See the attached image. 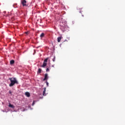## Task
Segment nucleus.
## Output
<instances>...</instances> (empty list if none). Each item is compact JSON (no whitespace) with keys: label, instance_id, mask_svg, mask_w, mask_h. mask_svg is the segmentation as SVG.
I'll return each mask as SVG.
<instances>
[{"label":"nucleus","instance_id":"f8f14e48","mask_svg":"<svg viewBox=\"0 0 125 125\" xmlns=\"http://www.w3.org/2000/svg\"><path fill=\"white\" fill-rule=\"evenodd\" d=\"M41 73H42V69L39 68V69H38V74H41Z\"/></svg>","mask_w":125,"mask_h":125},{"label":"nucleus","instance_id":"1a4fd4ad","mask_svg":"<svg viewBox=\"0 0 125 125\" xmlns=\"http://www.w3.org/2000/svg\"><path fill=\"white\" fill-rule=\"evenodd\" d=\"M9 107H10V108H14V105L11 104H9Z\"/></svg>","mask_w":125,"mask_h":125},{"label":"nucleus","instance_id":"6e6552de","mask_svg":"<svg viewBox=\"0 0 125 125\" xmlns=\"http://www.w3.org/2000/svg\"><path fill=\"white\" fill-rule=\"evenodd\" d=\"M45 89H46V88H44V90L43 91V96H45V95H46V94H45V91H46Z\"/></svg>","mask_w":125,"mask_h":125},{"label":"nucleus","instance_id":"dca6fc26","mask_svg":"<svg viewBox=\"0 0 125 125\" xmlns=\"http://www.w3.org/2000/svg\"><path fill=\"white\" fill-rule=\"evenodd\" d=\"M46 85H47V86H48V82H46Z\"/></svg>","mask_w":125,"mask_h":125},{"label":"nucleus","instance_id":"ddd939ff","mask_svg":"<svg viewBox=\"0 0 125 125\" xmlns=\"http://www.w3.org/2000/svg\"><path fill=\"white\" fill-rule=\"evenodd\" d=\"M46 72H49V68H46Z\"/></svg>","mask_w":125,"mask_h":125},{"label":"nucleus","instance_id":"423d86ee","mask_svg":"<svg viewBox=\"0 0 125 125\" xmlns=\"http://www.w3.org/2000/svg\"><path fill=\"white\" fill-rule=\"evenodd\" d=\"M61 40H62V37H59L58 38V42H60L61 41Z\"/></svg>","mask_w":125,"mask_h":125},{"label":"nucleus","instance_id":"0eeeda50","mask_svg":"<svg viewBox=\"0 0 125 125\" xmlns=\"http://www.w3.org/2000/svg\"><path fill=\"white\" fill-rule=\"evenodd\" d=\"M14 62H15V61L13 60L10 61V64L13 65V64H14Z\"/></svg>","mask_w":125,"mask_h":125},{"label":"nucleus","instance_id":"9b49d317","mask_svg":"<svg viewBox=\"0 0 125 125\" xmlns=\"http://www.w3.org/2000/svg\"><path fill=\"white\" fill-rule=\"evenodd\" d=\"M65 26H61V30H62V31H65Z\"/></svg>","mask_w":125,"mask_h":125},{"label":"nucleus","instance_id":"9d476101","mask_svg":"<svg viewBox=\"0 0 125 125\" xmlns=\"http://www.w3.org/2000/svg\"><path fill=\"white\" fill-rule=\"evenodd\" d=\"M43 37H44V33H42L40 35V38H41V39H42V38H43Z\"/></svg>","mask_w":125,"mask_h":125},{"label":"nucleus","instance_id":"2eb2a0df","mask_svg":"<svg viewBox=\"0 0 125 125\" xmlns=\"http://www.w3.org/2000/svg\"><path fill=\"white\" fill-rule=\"evenodd\" d=\"M9 94H12V92H11V91H9Z\"/></svg>","mask_w":125,"mask_h":125},{"label":"nucleus","instance_id":"f257e3e1","mask_svg":"<svg viewBox=\"0 0 125 125\" xmlns=\"http://www.w3.org/2000/svg\"><path fill=\"white\" fill-rule=\"evenodd\" d=\"M9 80L10 81L11 83L9 84V86H13L15 83L18 84V81L15 78H9Z\"/></svg>","mask_w":125,"mask_h":125},{"label":"nucleus","instance_id":"a211bd4d","mask_svg":"<svg viewBox=\"0 0 125 125\" xmlns=\"http://www.w3.org/2000/svg\"><path fill=\"white\" fill-rule=\"evenodd\" d=\"M80 13H82V11H80Z\"/></svg>","mask_w":125,"mask_h":125},{"label":"nucleus","instance_id":"20e7f679","mask_svg":"<svg viewBox=\"0 0 125 125\" xmlns=\"http://www.w3.org/2000/svg\"><path fill=\"white\" fill-rule=\"evenodd\" d=\"M48 79V76L47 73L45 74L44 78L43 79V81H46Z\"/></svg>","mask_w":125,"mask_h":125},{"label":"nucleus","instance_id":"4468645a","mask_svg":"<svg viewBox=\"0 0 125 125\" xmlns=\"http://www.w3.org/2000/svg\"><path fill=\"white\" fill-rule=\"evenodd\" d=\"M34 105H35V101H34L32 103V106H34Z\"/></svg>","mask_w":125,"mask_h":125},{"label":"nucleus","instance_id":"7ed1b4c3","mask_svg":"<svg viewBox=\"0 0 125 125\" xmlns=\"http://www.w3.org/2000/svg\"><path fill=\"white\" fill-rule=\"evenodd\" d=\"M27 1L26 0H21V4L22 5V6H27Z\"/></svg>","mask_w":125,"mask_h":125},{"label":"nucleus","instance_id":"f03ea898","mask_svg":"<svg viewBox=\"0 0 125 125\" xmlns=\"http://www.w3.org/2000/svg\"><path fill=\"white\" fill-rule=\"evenodd\" d=\"M47 60H48V58L45 59L44 60V62H43V64L41 66V67H42V68H44V67H45V66H46V65H47Z\"/></svg>","mask_w":125,"mask_h":125},{"label":"nucleus","instance_id":"39448f33","mask_svg":"<svg viewBox=\"0 0 125 125\" xmlns=\"http://www.w3.org/2000/svg\"><path fill=\"white\" fill-rule=\"evenodd\" d=\"M25 94L26 96H27V97H30V93H29L28 92H26L25 93Z\"/></svg>","mask_w":125,"mask_h":125},{"label":"nucleus","instance_id":"6ab92c4d","mask_svg":"<svg viewBox=\"0 0 125 125\" xmlns=\"http://www.w3.org/2000/svg\"><path fill=\"white\" fill-rule=\"evenodd\" d=\"M83 17V15H82Z\"/></svg>","mask_w":125,"mask_h":125},{"label":"nucleus","instance_id":"f3484780","mask_svg":"<svg viewBox=\"0 0 125 125\" xmlns=\"http://www.w3.org/2000/svg\"><path fill=\"white\" fill-rule=\"evenodd\" d=\"M53 62H54V61H55V58H54L53 59Z\"/></svg>","mask_w":125,"mask_h":125}]
</instances>
